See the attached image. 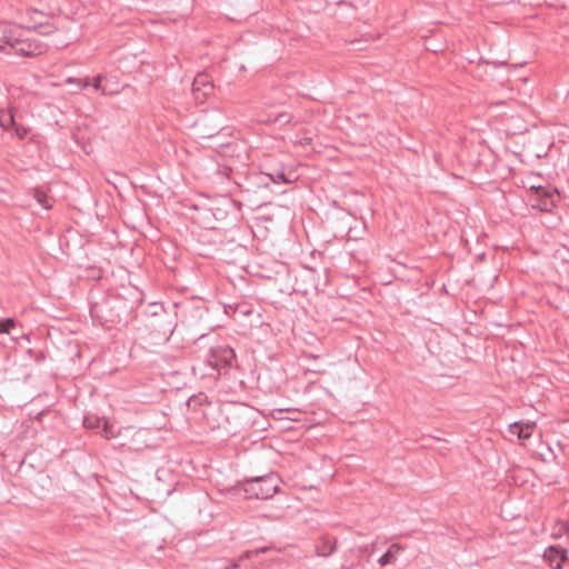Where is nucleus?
Listing matches in <instances>:
<instances>
[{"label": "nucleus", "mask_w": 569, "mask_h": 569, "mask_svg": "<svg viewBox=\"0 0 569 569\" xmlns=\"http://www.w3.org/2000/svg\"><path fill=\"white\" fill-rule=\"evenodd\" d=\"M83 426L88 430L101 435L104 439L114 440V446L127 448L129 451L139 450L137 438L141 432L134 431L133 427H119L108 421L104 417L87 415L83 418Z\"/></svg>", "instance_id": "obj_1"}, {"label": "nucleus", "mask_w": 569, "mask_h": 569, "mask_svg": "<svg viewBox=\"0 0 569 569\" xmlns=\"http://www.w3.org/2000/svg\"><path fill=\"white\" fill-rule=\"evenodd\" d=\"M129 307L120 296L109 295L96 301L90 307V315L101 325H114L122 320V315L127 313Z\"/></svg>", "instance_id": "obj_2"}, {"label": "nucleus", "mask_w": 569, "mask_h": 569, "mask_svg": "<svg viewBox=\"0 0 569 569\" xmlns=\"http://www.w3.org/2000/svg\"><path fill=\"white\" fill-rule=\"evenodd\" d=\"M253 409L246 405L229 406L223 415V429L228 436H236L249 430L253 425Z\"/></svg>", "instance_id": "obj_3"}, {"label": "nucleus", "mask_w": 569, "mask_h": 569, "mask_svg": "<svg viewBox=\"0 0 569 569\" xmlns=\"http://www.w3.org/2000/svg\"><path fill=\"white\" fill-rule=\"evenodd\" d=\"M237 361L234 350L224 342L211 346L206 356L204 363L218 376L226 375Z\"/></svg>", "instance_id": "obj_4"}, {"label": "nucleus", "mask_w": 569, "mask_h": 569, "mask_svg": "<svg viewBox=\"0 0 569 569\" xmlns=\"http://www.w3.org/2000/svg\"><path fill=\"white\" fill-rule=\"evenodd\" d=\"M176 307L181 317V323L188 328L200 327L209 315L207 307L201 302L189 301L176 305Z\"/></svg>", "instance_id": "obj_5"}, {"label": "nucleus", "mask_w": 569, "mask_h": 569, "mask_svg": "<svg viewBox=\"0 0 569 569\" xmlns=\"http://www.w3.org/2000/svg\"><path fill=\"white\" fill-rule=\"evenodd\" d=\"M557 196V190L551 189L550 187H531L529 203L532 209H537L542 212H551L556 207Z\"/></svg>", "instance_id": "obj_6"}, {"label": "nucleus", "mask_w": 569, "mask_h": 569, "mask_svg": "<svg viewBox=\"0 0 569 569\" xmlns=\"http://www.w3.org/2000/svg\"><path fill=\"white\" fill-rule=\"evenodd\" d=\"M250 486L248 490L253 492L257 498L268 499L278 491L279 481L276 476L270 475L252 479Z\"/></svg>", "instance_id": "obj_7"}, {"label": "nucleus", "mask_w": 569, "mask_h": 569, "mask_svg": "<svg viewBox=\"0 0 569 569\" xmlns=\"http://www.w3.org/2000/svg\"><path fill=\"white\" fill-rule=\"evenodd\" d=\"M154 310L151 312L152 316L158 317L152 327H158L159 339L168 341L173 333L174 326L172 320H167L168 316L163 312V307L159 303H151Z\"/></svg>", "instance_id": "obj_8"}, {"label": "nucleus", "mask_w": 569, "mask_h": 569, "mask_svg": "<svg viewBox=\"0 0 569 569\" xmlns=\"http://www.w3.org/2000/svg\"><path fill=\"white\" fill-rule=\"evenodd\" d=\"M545 559L553 569H565L568 561L567 551L558 547H549L545 551Z\"/></svg>", "instance_id": "obj_9"}, {"label": "nucleus", "mask_w": 569, "mask_h": 569, "mask_svg": "<svg viewBox=\"0 0 569 569\" xmlns=\"http://www.w3.org/2000/svg\"><path fill=\"white\" fill-rule=\"evenodd\" d=\"M537 425L535 421H517L510 423L508 427L509 433L517 437L519 440H527L531 437Z\"/></svg>", "instance_id": "obj_10"}, {"label": "nucleus", "mask_w": 569, "mask_h": 569, "mask_svg": "<svg viewBox=\"0 0 569 569\" xmlns=\"http://www.w3.org/2000/svg\"><path fill=\"white\" fill-rule=\"evenodd\" d=\"M202 416L211 430L221 427V423L218 421L217 417L222 416V412L218 406L212 403H208L202 408Z\"/></svg>", "instance_id": "obj_11"}, {"label": "nucleus", "mask_w": 569, "mask_h": 569, "mask_svg": "<svg viewBox=\"0 0 569 569\" xmlns=\"http://www.w3.org/2000/svg\"><path fill=\"white\" fill-rule=\"evenodd\" d=\"M254 179L258 184H263L266 187H268L269 181L274 183H290V180L287 178L283 171H276L274 173L260 172L254 176Z\"/></svg>", "instance_id": "obj_12"}, {"label": "nucleus", "mask_w": 569, "mask_h": 569, "mask_svg": "<svg viewBox=\"0 0 569 569\" xmlns=\"http://www.w3.org/2000/svg\"><path fill=\"white\" fill-rule=\"evenodd\" d=\"M402 550V547L398 543H393L389 547V549L387 550L386 553H383L378 562L380 566L385 567L387 565H390L392 562L396 561L397 559V556L400 553V551Z\"/></svg>", "instance_id": "obj_13"}, {"label": "nucleus", "mask_w": 569, "mask_h": 569, "mask_svg": "<svg viewBox=\"0 0 569 569\" xmlns=\"http://www.w3.org/2000/svg\"><path fill=\"white\" fill-rule=\"evenodd\" d=\"M203 89V94L204 96H208L211 93L212 89H213V86L212 83L208 80L207 76L206 74H198L194 80H193V83H192V90L193 91H200Z\"/></svg>", "instance_id": "obj_14"}, {"label": "nucleus", "mask_w": 569, "mask_h": 569, "mask_svg": "<svg viewBox=\"0 0 569 569\" xmlns=\"http://www.w3.org/2000/svg\"><path fill=\"white\" fill-rule=\"evenodd\" d=\"M226 312L228 313L229 309L232 310L234 313H240L242 316H250L252 313V307L247 302H238L233 305H226L224 306Z\"/></svg>", "instance_id": "obj_15"}, {"label": "nucleus", "mask_w": 569, "mask_h": 569, "mask_svg": "<svg viewBox=\"0 0 569 569\" xmlns=\"http://www.w3.org/2000/svg\"><path fill=\"white\" fill-rule=\"evenodd\" d=\"M13 126H16V120L12 109H10L8 112L0 110V127L8 131L12 129Z\"/></svg>", "instance_id": "obj_16"}, {"label": "nucleus", "mask_w": 569, "mask_h": 569, "mask_svg": "<svg viewBox=\"0 0 569 569\" xmlns=\"http://www.w3.org/2000/svg\"><path fill=\"white\" fill-rule=\"evenodd\" d=\"M18 322L13 318L0 319V333L10 335L11 331L17 327Z\"/></svg>", "instance_id": "obj_17"}, {"label": "nucleus", "mask_w": 569, "mask_h": 569, "mask_svg": "<svg viewBox=\"0 0 569 569\" xmlns=\"http://www.w3.org/2000/svg\"><path fill=\"white\" fill-rule=\"evenodd\" d=\"M12 129L14 130L16 137L20 140L24 139L28 136V133L30 132V129L28 127L18 124L17 122H16V126L12 127Z\"/></svg>", "instance_id": "obj_18"}, {"label": "nucleus", "mask_w": 569, "mask_h": 569, "mask_svg": "<svg viewBox=\"0 0 569 569\" xmlns=\"http://www.w3.org/2000/svg\"><path fill=\"white\" fill-rule=\"evenodd\" d=\"M292 120V116L286 113V112H281V113H278L274 118H270L268 119L269 122H273V123H290Z\"/></svg>", "instance_id": "obj_19"}, {"label": "nucleus", "mask_w": 569, "mask_h": 569, "mask_svg": "<svg viewBox=\"0 0 569 569\" xmlns=\"http://www.w3.org/2000/svg\"><path fill=\"white\" fill-rule=\"evenodd\" d=\"M68 83H76L78 84V87L84 89V88H88L90 86V79L89 78H84V79H74V78H69L67 80Z\"/></svg>", "instance_id": "obj_20"}, {"label": "nucleus", "mask_w": 569, "mask_h": 569, "mask_svg": "<svg viewBox=\"0 0 569 569\" xmlns=\"http://www.w3.org/2000/svg\"><path fill=\"white\" fill-rule=\"evenodd\" d=\"M335 550H336L335 543L326 542L323 545V548L320 551V555L326 557V556L331 555Z\"/></svg>", "instance_id": "obj_21"}, {"label": "nucleus", "mask_w": 569, "mask_h": 569, "mask_svg": "<svg viewBox=\"0 0 569 569\" xmlns=\"http://www.w3.org/2000/svg\"><path fill=\"white\" fill-rule=\"evenodd\" d=\"M101 81H102V76H98L94 78L93 80V83H92V87L94 88V90L97 91H101L102 94H108V92L106 91L104 88H102L101 86Z\"/></svg>", "instance_id": "obj_22"}, {"label": "nucleus", "mask_w": 569, "mask_h": 569, "mask_svg": "<svg viewBox=\"0 0 569 569\" xmlns=\"http://www.w3.org/2000/svg\"><path fill=\"white\" fill-rule=\"evenodd\" d=\"M31 44H29V49L27 48H20L19 49V52L22 54V56H27V57H30V56H33L36 52H33L31 49H30Z\"/></svg>", "instance_id": "obj_23"}, {"label": "nucleus", "mask_w": 569, "mask_h": 569, "mask_svg": "<svg viewBox=\"0 0 569 569\" xmlns=\"http://www.w3.org/2000/svg\"><path fill=\"white\" fill-rule=\"evenodd\" d=\"M263 550H264V549H261V551H263ZM259 552H260V550H257V551H247V552H244V553L239 558V560L249 559L252 555H254V553L257 555V553H259Z\"/></svg>", "instance_id": "obj_24"}, {"label": "nucleus", "mask_w": 569, "mask_h": 569, "mask_svg": "<svg viewBox=\"0 0 569 569\" xmlns=\"http://www.w3.org/2000/svg\"><path fill=\"white\" fill-rule=\"evenodd\" d=\"M311 143V138H305L302 141H301V144L306 146V144H310Z\"/></svg>", "instance_id": "obj_25"}, {"label": "nucleus", "mask_w": 569, "mask_h": 569, "mask_svg": "<svg viewBox=\"0 0 569 569\" xmlns=\"http://www.w3.org/2000/svg\"><path fill=\"white\" fill-rule=\"evenodd\" d=\"M239 567L238 562H233L230 567L226 569H237Z\"/></svg>", "instance_id": "obj_26"}, {"label": "nucleus", "mask_w": 569, "mask_h": 569, "mask_svg": "<svg viewBox=\"0 0 569 569\" xmlns=\"http://www.w3.org/2000/svg\"><path fill=\"white\" fill-rule=\"evenodd\" d=\"M279 412H289L291 411V409L287 408V409H278Z\"/></svg>", "instance_id": "obj_27"}, {"label": "nucleus", "mask_w": 569, "mask_h": 569, "mask_svg": "<svg viewBox=\"0 0 569 569\" xmlns=\"http://www.w3.org/2000/svg\"><path fill=\"white\" fill-rule=\"evenodd\" d=\"M4 38H6V42L9 43L11 39L6 33H4Z\"/></svg>", "instance_id": "obj_28"}, {"label": "nucleus", "mask_w": 569, "mask_h": 569, "mask_svg": "<svg viewBox=\"0 0 569 569\" xmlns=\"http://www.w3.org/2000/svg\"><path fill=\"white\" fill-rule=\"evenodd\" d=\"M2 48H3L2 44H0V51L2 50Z\"/></svg>", "instance_id": "obj_29"}]
</instances>
